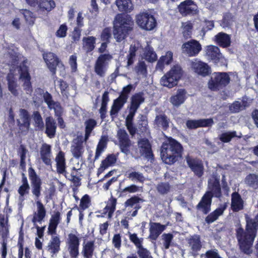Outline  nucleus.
Wrapping results in <instances>:
<instances>
[{
    "label": "nucleus",
    "mask_w": 258,
    "mask_h": 258,
    "mask_svg": "<svg viewBox=\"0 0 258 258\" xmlns=\"http://www.w3.org/2000/svg\"><path fill=\"white\" fill-rule=\"evenodd\" d=\"M182 147L175 140L167 138L162 144L161 148V157L165 163L172 164L181 156Z\"/></svg>",
    "instance_id": "1"
},
{
    "label": "nucleus",
    "mask_w": 258,
    "mask_h": 258,
    "mask_svg": "<svg viewBox=\"0 0 258 258\" xmlns=\"http://www.w3.org/2000/svg\"><path fill=\"white\" fill-rule=\"evenodd\" d=\"M213 197L218 198L221 197L219 179L216 177H213L209 179L208 190L205 193L197 205V209L204 214H207L211 210L212 198Z\"/></svg>",
    "instance_id": "2"
},
{
    "label": "nucleus",
    "mask_w": 258,
    "mask_h": 258,
    "mask_svg": "<svg viewBox=\"0 0 258 258\" xmlns=\"http://www.w3.org/2000/svg\"><path fill=\"white\" fill-rule=\"evenodd\" d=\"M134 25L130 16L117 14L113 21V36L116 40L120 42L124 40L132 31Z\"/></svg>",
    "instance_id": "3"
},
{
    "label": "nucleus",
    "mask_w": 258,
    "mask_h": 258,
    "mask_svg": "<svg viewBox=\"0 0 258 258\" xmlns=\"http://www.w3.org/2000/svg\"><path fill=\"white\" fill-rule=\"evenodd\" d=\"M132 88L133 86L132 85H128L123 87L118 97L114 100L110 111V115L112 119L117 116L119 111L127 102L128 95Z\"/></svg>",
    "instance_id": "4"
},
{
    "label": "nucleus",
    "mask_w": 258,
    "mask_h": 258,
    "mask_svg": "<svg viewBox=\"0 0 258 258\" xmlns=\"http://www.w3.org/2000/svg\"><path fill=\"white\" fill-rule=\"evenodd\" d=\"M182 75V71L179 66L173 67L171 69L162 77L160 82L164 86L171 88L177 84L178 81Z\"/></svg>",
    "instance_id": "5"
},
{
    "label": "nucleus",
    "mask_w": 258,
    "mask_h": 258,
    "mask_svg": "<svg viewBox=\"0 0 258 258\" xmlns=\"http://www.w3.org/2000/svg\"><path fill=\"white\" fill-rule=\"evenodd\" d=\"M136 20L137 25L145 30H152L156 26L155 17L148 11L140 12L136 15Z\"/></svg>",
    "instance_id": "6"
},
{
    "label": "nucleus",
    "mask_w": 258,
    "mask_h": 258,
    "mask_svg": "<svg viewBox=\"0 0 258 258\" xmlns=\"http://www.w3.org/2000/svg\"><path fill=\"white\" fill-rule=\"evenodd\" d=\"M112 56L109 54H101L97 58L94 64V72L100 78L105 76L109 61Z\"/></svg>",
    "instance_id": "7"
},
{
    "label": "nucleus",
    "mask_w": 258,
    "mask_h": 258,
    "mask_svg": "<svg viewBox=\"0 0 258 258\" xmlns=\"http://www.w3.org/2000/svg\"><path fill=\"white\" fill-rule=\"evenodd\" d=\"M230 81V78L226 73H216L214 74L209 81V88L216 90L226 86Z\"/></svg>",
    "instance_id": "8"
},
{
    "label": "nucleus",
    "mask_w": 258,
    "mask_h": 258,
    "mask_svg": "<svg viewBox=\"0 0 258 258\" xmlns=\"http://www.w3.org/2000/svg\"><path fill=\"white\" fill-rule=\"evenodd\" d=\"M143 202H144L143 199L136 196L127 199L124 204L125 209L128 211L127 215L135 217L137 215L138 210L141 208L140 203Z\"/></svg>",
    "instance_id": "9"
},
{
    "label": "nucleus",
    "mask_w": 258,
    "mask_h": 258,
    "mask_svg": "<svg viewBox=\"0 0 258 258\" xmlns=\"http://www.w3.org/2000/svg\"><path fill=\"white\" fill-rule=\"evenodd\" d=\"M66 243L71 258H77L79 254L80 239L79 237L74 233H70Z\"/></svg>",
    "instance_id": "10"
},
{
    "label": "nucleus",
    "mask_w": 258,
    "mask_h": 258,
    "mask_svg": "<svg viewBox=\"0 0 258 258\" xmlns=\"http://www.w3.org/2000/svg\"><path fill=\"white\" fill-rule=\"evenodd\" d=\"M117 138L121 152L127 155L130 153L128 148L131 145V142L126 131L121 128L118 130L117 132Z\"/></svg>",
    "instance_id": "11"
},
{
    "label": "nucleus",
    "mask_w": 258,
    "mask_h": 258,
    "mask_svg": "<svg viewBox=\"0 0 258 258\" xmlns=\"http://www.w3.org/2000/svg\"><path fill=\"white\" fill-rule=\"evenodd\" d=\"M182 52L189 56L197 55L202 49V46L197 40H191L183 43L181 46Z\"/></svg>",
    "instance_id": "12"
},
{
    "label": "nucleus",
    "mask_w": 258,
    "mask_h": 258,
    "mask_svg": "<svg viewBox=\"0 0 258 258\" xmlns=\"http://www.w3.org/2000/svg\"><path fill=\"white\" fill-rule=\"evenodd\" d=\"M43 98L45 103L47 105V107L50 110H53L55 116H61L63 108L59 102L55 101L53 100L52 95L48 92L43 93Z\"/></svg>",
    "instance_id": "13"
},
{
    "label": "nucleus",
    "mask_w": 258,
    "mask_h": 258,
    "mask_svg": "<svg viewBox=\"0 0 258 258\" xmlns=\"http://www.w3.org/2000/svg\"><path fill=\"white\" fill-rule=\"evenodd\" d=\"M191 69L196 73L202 76L209 74L210 69L209 66L200 60L195 59L190 62Z\"/></svg>",
    "instance_id": "14"
},
{
    "label": "nucleus",
    "mask_w": 258,
    "mask_h": 258,
    "mask_svg": "<svg viewBox=\"0 0 258 258\" xmlns=\"http://www.w3.org/2000/svg\"><path fill=\"white\" fill-rule=\"evenodd\" d=\"M83 137L78 136L73 141L72 145L71 148V151L74 157L76 159H79L82 157L84 151Z\"/></svg>",
    "instance_id": "15"
},
{
    "label": "nucleus",
    "mask_w": 258,
    "mask_h": 258,
    "mask_svg": "<svg viewBox=\"0 0 258 258\" xmlns=\"http://www.w3.org/2000/svg\"><path fill=\"white\" fill-rule=\"evenodd\" d=\"M186 163L196 175L199 177L203 176L204 167L203 163L201 160L191 158L189 157L186 158Z\"/></svg>",
    "instance_id": "16"
},
{
    "label": "nucleus",
    "mask_w": 258,
    "mask_h": 258,
    "mask_svg": "<svg viewBox=\"0 0 258 258\" xmlns=\"http://www.w3.org/2000/svg\"><path fill=\"white\" fill-rule=\"evenodd\" d=\"M130 104L128 105L127 109L128 110V114L135 115L137 110L145 100L142 93H136L131 98Z\"/></svg>",
    "instance_id": "17"
},
{
    "label": "nucleus",
    "mask_w": 258,
    "mask_h": 258,
    "mask_svg": "<svg viewBox=\"0 0 258 258\" xmlns=\"http://www.w3.org/2000/svg\"><path fill=\"white\" fill-rule=\"evenodd\" d=\"M180 13L183 16L196 14L198 7L191 0H186L182 2L178 6Z\"/></svg>",
    "instance_id": "18"
},
{
    "label": "nucleus",
    "mask_w": 258,
    "mask_h": 258,
    "mask_svg": "<svg viewBox=\"0 0 258 258\" xmlns=\"http://www.w3.org/2000/svg\"><path fill=\"white\" fill-rule=\"evenodd\" d=\"M43 58L47 64L48 68L52 75L55 74L56 67L60 65L63 70H64L63 65L60 63L58 58L52 52H48L43 54Z\"/></svg>",
    "instance_id": "19"
},
{
    "label": "nucleus",
    "mask_w": 258,
    "mask_h": 258,
    "mask_svg": "<svg viewBox=\"0 0 258 258\" xmlns=\"http://www.w3.org/2000/svg\"><path fill=\"white\" fill-rule=\"evenodd\" d=\"M19 71L20 73V79L23 82L24 89L28 92L27 93L31 92L32 89L30 82V76L28 73L27 67L24 65L21 66Z\"/></svg>",
    "instance_id": "20"
},
{
    "label": "nucleus",
    "mask_w": 258,
    "mask_h": 258,
    "mask_svg": "<svg viewBox=\"0 0 258 258\" xmlns=\"http://www.w3.org/2000/svg\"><path fill=\"white\" fill-rule=\"evenodd\" d=\"M56 123L52 116H47L45 119V133L50 139L53 138L56 134Z\"/></svg>",
    "instance_id": "21"
},
{
    "label": "nucleus",
    "mask_w": 258,
    "mask_h": 258,
    "mask_svg": "<svg viewBox=\"0 0 258 258\" xmlns=\"http://www.w3.org/2000/svg\"><path fill=\"white\" fill-rule=\"evenodd\" d=\"M138 144L139 151L141 155L144 156L148 159L152 157L153 154L151 151V146L147 139H140L139 140Z\"/></svg>",
    "instance_id": "22"
},
{
    "label": "nucleus",
    "mask_w": 258,
    "mask_h": 258,
    "mask_svg": "<svg viewBox=\"0 0 258 258\" xmlns=\"http://www.w3.org/2000/svg\"><path fill=\"white\" fill-rule=\"evenodd\" d=\"M213 123L214 121L212 118L188 120L186 122V125L189 129H196L200 127L210 126Z\"/></svg>",
    "instance_id": "23"
},
{
    "label": "nucleus",
    "mask_w": 258,
    "mask_h": 258,
    "mask_svg": "<svg viewBox=\"0 0 258 258\" xmlns=\"http://www.w3.org/2000/svg\"><path fill=\"white\" fill-rule=\"evenodd\" d=\"M186 92L184 89H179L176 94L170 98V103L176 107L182 104L186 99Z\"/></svg>",
    "instance_id": "24"
},
{
    "label": "nucleus",
    "mask_w": 258,
    "mask_h": 258,
    "mask_svg": "<svg viewBox=\"0 0 258 258\" xmlns=\"http://www.w3.org/2000/svg\"><path fill=\"white\" fill-rule=\"evenodd\" d=\"M149 237L152 240H156L160 234L165 230L166 226L159 223L150 222Z\"/></svg>",
    "instance_id": "25"
},
{
    "label": "nucleus",
    "mask_w": 258,
    "mask_h": 258,
    "mask_svg": "<svg viewBox=\"0 0 258 258\" xmlns=\"http://www.w3.org/2000/svg\"><path fill=\"white\" fill-rule=\"evenodd\" d=\"M141 47V45L138 42H134L131 45L128 54L126 56L127 61L126 67L128 68L134 63L136 53Z\"/></svg>",
    "instance_id": "26"
},
{
    "label": "nucleus",
    "mask_w": 258,
    "mask_h": 258,
    "mask_svg": "<svg viewBox=\"0 0 258 258\" xmlns=\"http://www.w3.org/2000/svg\"><path fill=\"white\" fill-rule=\"evenodd\" d=\"M55 161L56 165V171L59 174L66 175V164L64 153L60 151L55 157Z\"/></svg>",
    "instance_id": "27"
},
{
    "label": "nucleus",
    "mask_w": 258,
    "mask_h": 258,
    "mask_svg": "<svg viewBox=\"0 0 258 258\" xmlns=\"http://www.w3.org/2000/svg\"><path fill=\"white\" fill-rule=\"evenodd\" d=\"M186 240L193 252H197L201 249L202 244L200 235L195 234L186 238Z\"/></svg>",
    "instance_id": "28"
},
{
    "label": "nucleus",
    "mask_w": 258,
    "mask_h": 258,
    "mask_svg": "<svg viewBox=\"0 0 258 258\" xmlns=\"http://www.w3.org/2000/svg\"><path fill=\"white\" fill-rule=\"evenodd\" d=\"M60 220V213L58 211L53 212L49 221L48 233L53 235L56 234V229Z\"/></svg>",
    "instance_id": "29"
},
{
    "label": "nucleus",
    "mask_w": 258,
    "mask_h": 258,
    "mask_svg": "<svg viewBox=\"0 0 258 258\" xmlns=\"http://www.w3.org/2000/svg\"><path fill=\"white\" fill-rule=\"evenodd\" d=\"M231 208L233 212H238L243 209V201L240 195L237 192L231 195Z\"/></svg>",
    "instance_id": "30"
},
{
    "label": "nucleus",
    "mask_w": 258,
    "mask_h": 258,
    "mask_svg": "<svg viewBox=\"0 0 258 258\" xmlns=\"http://www.w3.org/2000/svg\"><path fill=\"white\" fill-rule=\"evenodd\" d=\"M60 241L57 236H52L46 247V250L49 252L51 256L57 253L60 250Z\"/></svg>",
    "instance_id": "31"
},
{
    "label": "nucleus",
    "mask_w": 258,
    "mask_h": 258,
    "mask_svg": "<svg viewBox=\"0 0 258 258\" xmlns=\"http://www.w3.org/2000/svg\"><path fill=\"white\" fill-rule=\"evenodd\" d=\"M214 41L219 46L226 48L230 45L231 37L230 36L224 32H219L215 36Z\"/></svg>",
    "instance_id": "32"
},
{
    "label": "nucleus",
    "mask_w": 258,
    "mask_h": 258,
    "mask_svg": "<svg viewBox=\"0 0 258 258\" xmlns=\"http://www.w3.org/2000/svg\"><path fill=\"white\" fill-rule=\"evenodd\" d=\"M206 54L208 58L214 60L216 62L219 61L222 56L219 48L214 45L207 46L206 49Z\"/></svg>",
    "instance_id": "33"
},
{
    "label": "nucleus",
    "mask_w": 258,
    "mask_h": 258,
    "mask_svg": "<svg viewBox=\"0 0 258 258\" xmlns=\"http://www.w3.org/2000/svg\"><path fill=\"white\" fill-rule=\"evenodd\" d=\"M40 156L43 162L47 165H51V146L47 144H43L40 149Z\"/></svg>",
    "instance_id": "34"
},
{
    "label": "nucleus",
    "mask_w": 258,
    "mask_h": 258,
    "mask_svg": "<svg viewBox=\"0 0 258 258\" xmlns=\"http://www.w3.org/2000/svg\"><path fill=\"white\" fill-rule=\"evenodd\" d=\"M31 117L33 120V124L36 130L43 131L44 129V123L40 112L38 111H33Z\"/></svg>",
    "instance_id": "35"
},
{
    "label": "nucleus",
    "mask_w": 258,
    "mask_h": 258,
    "mask_svg": "<svg viewBox=\"0 0 258 258\" xmlns=\"http://www.w3.org/2000/svg\"><path fill=\"white\" fill-rule=\"evenodd\" d=\"M170 119L164 114L156 116L154 124L163 130H166L169 126Z\"/></svg>",
    "instance_id": "36"
},
{
    "label": "nucleus",
    "mask_w": 258,
    "mask_h": 258,
    "mask_svg": "<svg viewBox=\"0 0 258 258\" xmlns=\"http://www.w3.org/2000/svg\"><path fill=\"white\" fill-rule=\"evenodd\" d=\"M41 181L39 178H33L31 182L32 193L35 196L36 202L39 200V197L41 195Z\"/></svg>",
    "instance_id": "37"
},
{
    "label": "nucleus",
    "mask_w": 258,
    "mask_h": 258,
    "mask_svg": "<svg viewBox=\"0 0 258 258\" xmlns=\"http://www.w3.org/2000/svg\"><path fill=\"white\" fill-rule=\"evenodd\" d=\"M95 250V244L93 241H89L84 243L82 254L84 258H92Z\"/></svg>",
    "instance_id": "38"
},
{
    "label": "nucleus",
    "mask_w": 258,
    "mask_h": 258,
    "mask_svg": "<svg viewBox=\"0 0 258 258\" xmlns=\"http://www.w3.org/2000/svg\"><path fill=\"white\" fill-rule=\"evenodd\" d=\"M115 4L120 12H130L133 9L131 0H116Z\"/></svg>",
    "instance_id": "39"
},
{
    "label": "nucleus",
    "mask_w": 258,
    "mask_h": 258,
    "mask_svg": "<svg viewBox=\"0 0 258 258\" xmlns=\"http://www.w3.org/2000/svg\"><path fill=\"white\" fill-rule=\"evenodd\" d=\"M226 205L225 204L223 206L216 209L214 212L210 214L205 219L207 223H212L216 221L218 217L222 215L226 209Z\"/></svg>",
    "instance_id": "40"
},
{
    "label": "nucleus",
    "mask_w": 258,
    "mask_h": 258,
    "mask_svg": "<svg viewBox=\"0 0 258 258\" xmlns=\"http://www.w3.org/2000/svg\"><path fill=\"white\" fill-rule=\"evenodd\" d=\"M83 49L89 53L92 51L95 48L96 38L93 36H89L83 38Z\"/></svg>",
    "instance_id": "41"
},
{
    "label": "nucleus",
    "mask_w": 258,
    "mask_h": 258,
    "mask_svg": "<svg viewBox=\"0 0 258 258\" xmlns=\"http://www.w3.org/2000/svg\"><path fill=\"white\" fill-rule=\"evenodd\" d=\"M155 187L160 195H165L171 191L172 186L168 182L161 181L156 184Z\"/></svg>",
    "instance_id": "42"
},
{
    "label": "nucleus",
    "mask_w": 258,
    "mask_h": 258,
    "mask_svg": "<svg viewBox=\"0 0 258 258\" xmlns=\"http://www.w3.org/2000/svg\"><path fill=\"white\" fill-rule=\"evenodd\" d=\"M7 80L8 82V88L9 91L15 96L18 94V86L16 81V79L14 77V75L12 73L8 74L7 76Z\"/></svg>",
    "instance_id": "43"
},
{
    "label": "nucleus",
    "mask_w": 258,
    "mask_h": 258,
    "mask_svg": "<svg viewBox=\"0 0 258 258\" xmlns=\"http://www.w3.org/2000/svg\"><path fill=\"white\" fill-rule=\"evenodd\" d=\"M84 124L85 125V135L84 141L86 142L88 140L92 131L96 126L97 122L93 119H89L85 121Z\"/></svg>",
    "instance_id": "44"
},
{
    "label": "nucleus",
    "mask_w": 258,
    "mask_h": 258,
    "mask_svg": "<svg viewBox=\"0 0 258 258\" xmlns=\"http://www.w3.org/2000/svg\"><path fill=\"white\" fill-rule=\"evenodd\" d=\"M108 142V138L106 136H102L99 140V142L97 146L95 159H97L101 155V153L104 151V149L106 148L107 143Z\"/></svg>",
    "instance_id": "45"
},
{
    "label": "nucleus",
    "mask_w": 258,
    "mask_h": 258,
    "mask_svg": "<svg viewBox=\"0 0 258 258\" xmlns=\"http://www.w3.org/2000/svg\"><path fill=\"white\" fill-rule=\"evenodd\" d=\"M135 115L128 114L125 120V125L130 135L133 137L136 133L137 128L133 125V119Z\"/></svg>",
    "instance_id": "46"
},
{
    "label": "nucleus",
    "mask_w": 258,
    "mask_h": 258,
    "mask_svg": "<svg viewBox=\"0 0 258 258\" xmlns=\"http://www.w3.org/2000/svg\"><path fill=\"white\" fill-rule=\"evenodd\" d=\"M135 71L138 76L146 77L147 70L145 62L144 61H139L135 68Z\"/></svg>",
    "instance_id": "47"
},
{
    "label": "nucleus",
    "mask_w": 258,
    "mask_h": 258,
    "mask_svg": "<svg viewBox=\"0 0 258 258\" xmlns=\"http://www.w3.org/2000/svg\"><path fill=\"white\" fill-rule=\"evenodd\" d=\"M173 236L171 233H164L161 236L162 248L168 249L172 243Z\"/></svg>",
    "instance_id": "48"
},
{
    "label": "nucleus",
    "mask_w": 258,
    "mask_h": 258,
    "mask_svg": "<svg viewBox=\"0 0 258 258\" xmlns=\"http://www.w3.org/2000/svg\"><path fill=\"white\" fill-rule=\"evenodd\" d=\"M245 182L253 188H258V175L255 174H250L245 178Z\"/></svg>",
    "instance_id": "49"
},
{
    "label": "nucleus",
    "mask_w": 258,
    "mask_h": 258,
    "mask_svg": "<svg viewBox=\"0 0 258 258\" xmlns=\"http://www.w3.org/2000/svg\"><path fill=\"white\" fill-rule=\"evenodd\" d=\"M20 116L23 121V125L28 130L30 127V115L28 112L24 109L19 110Z\"/></svg>",
    "instance_id": "50"
},
{
    "label": "nucleus",
    "mask_w": 258,
    "mask_h": 258,
    "mask_svg": "<svg viewBox=\"0 0 258 258\" xmlns=\"http://www.w3.org/2000/svg\"><path fill=\"white\" fill-rule=\"evenodd\" d=\"M116 199L113 198H110L108 201L107 205L105 208V209L108 212V217L109 218L112 217V214L116 208Z\"/></svg>",
    "instance_id": "51"
},
{
    "label": "nucleus",
    "mask_w": 258,
    "mask_h": 258,
    "mask_svg": "<svg viewBox=\"0 0 258 258\" xmlns=\"http://www.w3.org/2000/svg\"><path fill=\"white\" fill-rule=\"evenodd\" d=\"M234 21L233 16L231 13H227L224 15L221 25L223 28H228L233 25Z\"/></svg>",
    "instance_id": "52"
},
{
    "label": "nucleus",
    "mask_w": 258,
    "mask_h": 258,
    "mask_svg": "<svg viewBox=\"0 0 258 258\" xmlns=\"http://www.w3.org/2000/svg\"><path fill=\"white\" fill-rule=\"evenodd\" d=\"M55 3L53 0H42L39 4V7L43 10L50 11L55 7Z\"/></svg>",
    "instance_id": "53"
},
{
    "label": "nucleus",
    "mask_w": 258,
    "mask_h": 258,
    "mask_svg": "<svg viewBox=\"0 0 258 258\" xmlns=\"http://www.w3.org/2000/svg\"><path fill=\"white\" fill-rule=\"evenodd\" d=\"M234 137L240 138L241 136H237L235 131L228 132L222 134L220 136L219 139L224 143H228Z\"/></svg>",
    "instance_id": "54"
},
{
    "label": "nucleus",
    "mask_w": 258,
    "mask_h": 258,
    "mask_svg": "<svg viewBox=\"0 0 258 258\" xmlns=\"http://www.w3.org/2000/svg\"><path fill=\"white\" fill-rule=\"evenodd\" d=\"M37 205V213L35 212L34 214L37 216L39 218V220H43L46 215V211L43 205L41 202L38 200L36 202Z\"/></svg>",
    "instance_id": "55"
},
{
    "label": "nucleus",
    "mask_w": 258,
    "mask_h": 258,
    "mask_svg": "<svg viewBox=\"0 0 258 258\" xmlns=\"http://www.w3.org/2000/svg\"><path fill=\"white\" fill-rule=\"evenodd\" d=\"M192 25L189 22H186L182 24V32L183 37L187 39L191 37V30H192Z\"/></svg>",
    "instance_id": "56"
},
{
    "label": "nucleus",
    "mask_w": 258,
    "mask_h": 258,
    "mask_svg": "<svg viewBox=\"0 0 258 258\" xmlns=\"http://www.w3.org/2000/svg\"><path fill=\"white\" fill-rule=\"evenodd\" d=\"M29 188V185H21L20 186L18 189V192L20 195L19 199L21 204H22V203L25 200V196L28 194Z\"/></svg>",
    "instance_id": "57"
},
{
    "label": "nucleus",
    "mask_w": 258,
    "mask_h": 258,
    "mask_svg": "<svg viewBox=\"0 0 258 258\" xmlns=\"http://www.w3.org/2000/svg\"><path fill=\"white\" fill-rule=\"evenodd\" d=\"M145 58L149 62H153L157 59V55L153 49L151 48H148L145 53Z\"/></svg>",
    "instance_id": "58"
},
{
    "label": "nucleus",
    "mask_w": 258,
    "mask_h": 258,
    "mask_svg": "<svg viewBox=\"0 0 258 258\" xmlns=\"http://www.w3.org/2000/svg\"><path fill=\"white\" fill-rule=\"evenodd\" d=\"M128 177L132 180L143 182L145 179L143 174L139 172H132L128 174Z\"/></svg>",
    "instance_id": "59"
},
{
    "label": "nucleus",
    "mask_w": 258,
    "mask_h": 258,
    "mask_svg": "<svg viewBox=\"0 0 258 258\" xmlns=\"http://www.w3.org/2000/svg\"><path fill=\"white\" fill-rule=\"evenodd\" d=\"M91 203V200L89 196L88 195H84L81 199L80 208L82 210H84L87 209Z\"/></svg>",
    "instance_id": "60"
},
{
    "label": "nucleus",
    "mask_w": 258,
    "mask_h": 258,
    "mask_svg": "<svg viewBox=\"0 0 258 258\" xmlns=\"http://www.w3.org/2000/svg\"><path fill=\"white\" fill-rule=\"evenodd\" d=\"M129 235L130 240L134 243L137 248L142 246V238H139L135 233L131 234L129 232Z\"/></svg>",
    "instance_id": "61"
},
{
    "label": "nucleus",
    "mask_w": 258,
    "mask_h": 258,
    "mask_svg": "<svg viewBox=\"0 0 258 258\" xmlns=\"http://www.w3.org/2000/svg\"><path fill=\"white\" fill-rule=\"evenodd\" d=\"M243 104L240 102L235 101L230 106L229 110L232 113L238 112L243 109Z\"/></svg>",
    "instance_id": "62"
},
{
    "label": "nucleus",
    "mask_w": 258,
    "mask_h": 258,
    "mask_svg": "<svg viewBox=\"0 0 258 258\" xmlns=\"http://www.w3.org/2000/svg\"><path fill=\"white\" fill-rule=\"evenodd\" d=\"M116 161V157L113 154L108 155L106 158L103 160L102 165L106 167H108L114 164Z\"/></svg>",
    "instance_id": "63"
},
{
    "label": "nucleus",
    "mask_w": 258,
    "mask_h": 258,
    "mask_svg": "<svg viewBox=\"0 0 258 258\" xmlns=\"http://www.w3.org/2000/svg\"><path fill=\"white\" fill-rule=\"evenodd\" d=\"M23 14L25 19L26 21L29 25H33L34 23L35 18L33 16V13L30 11L25 10L23 11Z\"/></svg>",
    "instance_id": "64"
}]
</instances>
